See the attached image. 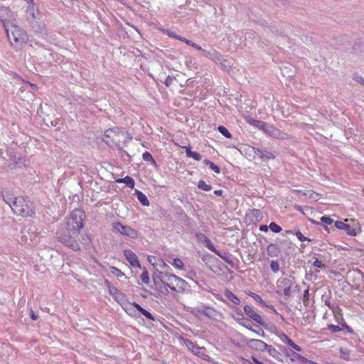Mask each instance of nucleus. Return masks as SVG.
I'll use <instances>...</instances> for the list:
<instances>
[{
  "label": "nucleus",
  "mask_w": 364,
  "mask_h": 364,
  "mask_svg": "<svg viewBox=\"0 0 364 364\" xmlns=\"http://www.w3.org/2000/svg\"><path fill=\"white\" fill-rule=\"evenodd\" d=\"M339 351L341 358L345 360H350V350L348 349L341 348Z\"/></svg>",
  "instance_id": "37"
},
{
  "label": "nucleus",
  "mask_w": 364,
  "mask_h": 364,
  "mask_svg": "<svg viewBox=\"0 0 364 364\" xmlns=\"http://www.w3.org/2000/svg\"><path fill=\"white\" fill-rule=\"evenodd\" d=\"M268 229H269V225H261L259 227V230L261 232H267V231H268Z\"/></svg>",
  "instance_id": "63"
},
{
  "label": "nucleus",
  "mask_w": 364,
  "mask_h": 364,
  "mask_svg": "<svg viewBox=\"0 0 364 364\" xmlns=\"http://www.w3.org/2000/svg\"><path fill=\"white\" fill-rule=\"evenodd\" d=\"M247 294L248 296L252 297L256 301L259 302L262 306H267L268 308H270V306L267 305L266 302L262 299V297L259 295H258V294H255V293H254L252 291H250L247 292ZM271 308H273V306H271Z\"/></svg>",
  "instance_id": "32"
},
{
  "label": "nucleus",
  "mask_w": 364,
  "mask_h": 364,
  "mask_svg": "<svg viewBox=\"0 0 364 364\" xmlns=\"http://www.w3.org/2000/svg\"><path fill=\"white\" fill-rule=\"evenodd\" d=\"M296 237L298 238V240L301 242H305V241H311V240L306 237H305L299 230H294V233Z\"/></svg>",
  "instance_id": "41"
},
{
  "label": "nucleus",
  "mask_w": 364,
  "mask_h": 364,
  "mask_svg": "<svg viewBox=\"0 0 364 364\" xmlns=\"http://www.w3.org/2000/svg\"><path fill=\"white\" fill-rule=\"evenodd\" d=\"M267 252L270 257H277L279 254V249L277 245L271 243L267 246Z\"/></svg>",
  "instance_id": "28"
},
{
  "label": "nucleus",
  "mask_w": 364,
  "mask_h": 364,
  "mask_svg": "<svg viewBox=\"0 0 364 364\" xmlns=\"http://www.w3.org/2000/svg\"><path fill=\"white\" fill-rule=\"evenodd\" d=\"M218 131L223 135L224 136L225 138L227 139H231L232 138V134L231 133L228 131V129L223 126V125H220L218 127Z\"/></svg>",
  "instance_id": "35"
},
{
  "label": "nucleus",
  "mask_w": 364,
  "mask_h": 364,
  "mask_svg": "<svg viewBox=\"0 0 364 364\" xmlns=\"http://www.w3.org/2000/svg\"><path fill=\"white\" fill-rule=\"evenodd\" d=\"M196 237L203 243H204L208 239V237L205 234L200 232L196 233Z\"/></svg>",
  "instance_id": "56"
},
{
  "label": "nucleus",
  "mask_w": 364,
  "mask_h": 364,
  "mask_svg": "<svg viewBox=\"0 0 364 364\" xmlns=\"http://www.w3.org/2000/svg\"><path fill=\"white\" fill-rule=\"evenodd\" d=\"M251 124L259 130L262 131L266 135L276 138L281 140H289L291 139L290 135L279 130L274 126L269 124L265 122L252 119Z\"/></svg>",
  "instance_id": "3"
},
{
  "label": "nucleus",
  "mask_w": 364,
  "mask_h": 364,
  "mask_svg": "<svg viewBox=\"0 0 364 364\" xmlns=\"http://www.w3.org/2000/svg\"><path fill=\"white\" fill-rule=\"evenodd\" d=\"M173 80H174V77L171 76V75H168V76L166 77V79H165V80H164V85H165L166 87H169V86L173 83Z\"/></svg>",
  "instance_id": "55"
},
{
  "label": "nucleus",
  "mask_w": 364,
  "mask_h": 364,
  "mask_svg": "<svg viewBox=\"0 0 364 364\" xmlns=\"http://www.w3.org/2000/svg\"><path fill=\"white\" fill-rule=\"evenodd\" d=\"M202 53H203L205 57L213 60L215 63H219L223 59L222 55L215 50H206L203 49L202 50Z\"/></svg>",
  "instance_id": "21"
},
{
  "label": "nucleus",
  "mask_w": 364,
  "mask_h": 364,
  "mask_svg": "<svg viewBox=\"0 0 364 364\" xmlns=\"http://www.w3.org/2000/svg\"><path fill=\"white\" fill-rule=\"evenodd\" d=\"M215 298L220 301H221L222 302L225 303V304H227L229 307H230L231 309L232 308H235V306H233L232 305L230 304L229 302L227 301L226 299H223V296H221L219 294H217L215 296Z\"/></svg>",
  "instance_id": "59"
},
{
  "label": "nucleus",
  "mask_w": 364,
  "mask_h": 364,
  "mask_svg": "<svg viewBox=\"0 0 364 364\" xmlns=\"http://www.w3.org/2000/svg\"><path fill=\"white\" fill-rule=\"evenodd\" d=\"M85 218V213L83 210L76 208L73 210L68 218H66L65 226L73 230V235H79L80 230L83 228V220Z\"/></svg>",
  "instance_id": "4"
},
{
  "label": "nucleus",
  "mask_w": 364,
  "mask_h": 364,
  "mask_svg": "<svg viewBox=\"0 0 364 364\" xmlns=\"http://www.w3.org/2000/svg\"><path fill=\"white\" fill-rule=\"evenodd\" d=\"M164 33H166L168 36L176 39L178 38V36L176 33H175L173 31L170 30H164Z\"/></svg>",
  "instance_id": "58"
},
{
  "label": "nucleus",
  "mask_w": 364,
  "mask_h": 364,
  "mask_svg": "<svg viewBox=\"0 0 364 364\" xmlns=\"http://www.w3.org/2000/svg\"><path fill=\"white\" fill-rule=\"evenodd\" d=\"M353 79L356 81L357 82L361 84L362 85H364V79L363 77L358 75V73H355L353 75Z\"/></svg>",
  "instance_id": "51"
},
{
  "label": "nucleus",
  "mask_w": 364,
  "mask_h": 364,
  "mask_svg": "<svg viewBox=\"0 0 364 364\" xmlns=\"http://www.w3.org/2000/svg\"><path fill=\"white\" fill-rule=\"evenodd\" d=\"M341 325V327L342 328V330L346 329L348 333H349L350 334L354 333V331L352 329V328L350 326H349L348 325H347V323L346 322L342 323Z\"/></svg>",
  "instance_id": "54"
},
{
  "label": "nucleus",
  "mask_w": 364,
  "mask_h": 364,
  "mask_svg": "<svg viewBox=\"0 0 364 364\" xmlns=\"http://www.w3.org/2000/svg\"><path fill=\"white\" fill-rule=\"evenodd\" d=\"M169 275L174 274L168 273L167 271H157L152 275L153 282L158 288H162V284L168 282Z\"/></svg>",
  "instance_id": "10"
},
{
  "label": "nucleus",
  "mask_w": 364,
  "mask_h": 364,
  "mask_svg": "<svg viewBox=\"0 0 364 364\" xmlns=\"http://www.w3.org/2000/svg\"><path fill=\"white\" fill-rule=\"evenodd\" d=\"M224 295L228 299L227 301L233 306L235 307V306L240 304V299L228 289H225Z\"/></svg>",
  "instance_id": "23"
},
{
  "label": "nucleus",
  "mask_w": 364,
  "mask_h": 364,
  "mask_svg": "<svg viewBox=\"0 0 364 364\" xmlns=\"http://www.w3.org/2000/svg\"><path fill=\"white\" fill-rule=\"evenodd\" d=\"M110 272L114 275L117 276V277H125V274L117 267L112 266L110 267Z\"/></svg>",
  "instance_id": "40"
},
{
  "label": "nucleus",
  "mask_w": 364,
  "mask_h": 364,
  "mask_svg": "<svg viewBox=\"0 0 364 364\" xmlns=\"http://www.w3.org/2000/svg\"><path fill=\"white\" fill-rule=\"evenodd\" d=\"M26 21L31 29L41 37L48 35V31L44 21L41 19L39 10L26 11Z\"/></svg>",
  "instance_id": "1"
},
{
  "label": "nucleus",
  "mask_w": 364,
  "mask_h": 364,
  "mask_svg": "<svg viewBox=\"0 0 364 364\" xmlns=\"http://www.w3.org/2000/svg\"><path fill=\"white\" fill-rule=\"evenodd\" d=\"M122 134H124V132L119 127L108 129L105 130L102 136V141L110 148H117L122 150L119 144L120 141L119 136Z\"/></svg>",
  "instance_id": "7"
},
{
  "label": "nucleus",
  "mask_w": 364,
  "mask_h": 364,
  "mask_svg": "<svg viewBox=\"0 0 364 364\" xmlns=\"http://www.w3.org/2000/svg\"><path fill=\"white\" fill-rule=\"evenodd\" d=\"M203 244L210 251L214 253L216 252L217 249L215 247L213 242L210 241L209 238Z\"/></svg>",
  "instance_id": "47"
},
{
  "label": "nucleus",
  "mask_w": 364,
  "mask_h": 364,
  "mask_svg": "<svg viewBox=\"0 0 364 364\" xmlns=\"http://www.w3.org/2000/svg\"><path fill=\"white\" fill-rule=\"evenodd\" d=\"M353 50L356 54L359 52H363L364 50V43L363 42H357L354 44Z\"/></svg>",
  "instance_id": "39"
},
{
  "label": "nucleus",
  "mask_w": 364,
  "mask_h": 364,
  "mask_svg": "<svg viewBox=\"0 0 364 364\" xmlns=\"http://www.w3.org/2000/svg\"><path fill=\"white\" fill-rule=\"evenodd\" d=\"M313 265L316 267L321 268V269L325 268V264H323L321 261H320L317 258H316L315 260L314 261Z\"/></svg>",
  "instance_id": "52"
},
{
  "label": "nucleus",
  "mask_w": 364,
  "mask_h": 364,
  "mask_svg": "<svg viewBox=\"0 0 364 364\" xmlns=\"http://www.w3.org/2000/svg\"><path fill=\"white\" fill-rule=\"evenodd\" d=\"M184 343L188 350H191L193 354L204 358L207 356L203 351V348L199 347L196 343L189 339H185Z\"/></svg>",
  "instance_id": "16"
},
{
  "label": "nucleus",
  "mask_w": 364,
  "mask_h": 364,
  "mask_svg": "<svg viewBox=\"0 0 364 364\" xmlns=\"http://www.w3.org/2000/svg\"><path fill=\"white\" fill-rule=\"evenodd\" d=\"M113 228L122 235L131 239H136L139 237L138 232L135 229L128 225H124L119 221L113 223Z\"/></svg>",
  "instance_id": "8"
},
{
  "label": "nucleus",
  "mask_w": 364,
  "mask_h": 364,
  "mask_svg": "<svg viewBox=\"0 0 364 364\" xmlns=\"http://www.w3.org/2000/svg\"><path fill=\"white\" fill-rule=\"evenodd\" d=\"M25 1L28 4L26 11H31L38 9L36 7L33 0H25Z\"/></svg>",
  "instance_id": "45"
},
{
  "label": "nucleus",
  "mask_w": 364,
  "mask_h": 364,
  "mask_svg": "<svg viewBox=\"0 0 364 364\" xmlns=\"http://www.w3.org/2000/svg\"><path fill=\"white\" fill-rule=\"evenodd\" d=\"M250 217L252 223H257L262 220L263 215L260 210L254 208L251 210Z\"/></svg>",
  "instance_id": "25"
},
{
  "label": "nucleus",
  "mask_w": 364,
  "mask_h": 364,
  "mask_svg": "<svg viewBox=\"0 0 364 364\" xmlns=\"http://www.w3.org/2000/svg\"><path fill=\"white\" fill-rule=\"evenodd\" d=\"M186 43L188 46H192L193 48H196L198 50H200L202 52V50H203L199 45L192 42L191 41L188 40L186 41Z\"/></svg>",
  "instance_id": "57"
},
{
  "label": "nucleus",
  "mask_w": 364,
  "mask_h": 364,
  "mask_svg": "<svg viewBox=\"0 0 364 364\" xmlns=\"http://www.w3.org/2000/svg\"><path fill=\"white\" fill-rule=\"evenodd\" d=\"M265 351H267L269 355L273 357L277 360H281V353L277 350L274 347H273L271 345H267V348L265 349Z\"/></svg>",
  "instance_id": "26"
},
{
  "label": "nucleus",
  "mask_w": 364,
  "mask_h": 364,
  "mask_svg": "<svg viewBox=\"0 0 364 364\" xmlns=\"http://www.w3.org/2000/svg\"><path fill=\"white\" fill-rule=\"evenodd\" d=\"M188 158H192L196 161H200L202 159V156L196 151H192L191 153L189 154Z\"/></svg>",
  "instance_id": "50"
},
{
  "label": "nucleus",
  "mask_w": 364,
  "mask_h": 364,
  "mask_svg": "<svg viewBox=\"0 0 364 364\" xmlns=\"http://www.w3.org/2000/svg\"><path fill=\"white\" fill-rule=\"evenodd\" d=\"M135 196H136L138 200L141 203V205L144 206L149 205V201L146 196L139 190L135 191Z\"/></svg>",
  "instance_id": "29"
},
{
  "label": "nucleus",
  "mask_w": 364,
  "mask_h": 364,
  "mask_svg": "<svg viewBox=\"0 0 364 364\" xmlns=\"http://www.w3.org/2000/svg\"><path fill=\"white\" fill-rule=\"evenodd\" d=\"M294 283V277H293L281 278L277 281V284H279L280 285H282L284 287H291Z\"/></svg>",
  "instance_id": "30"
},
{
  "label": "nucleus",
  "mask_w": 364,
  "mask_h": 364,
  "mask_svg": "<svg viewBox=\"0 0 364 364\" xmlns=\"http://www.w3.org/2000/svg\"><path fill=\"white\" fill-rule=\"evenodd\" d=\"M29 315L33 321H36L38 318V314L35 313L32 309H31Z\"/></svg>",
  "instance_id": "60"
},
{
  "label": "nucleus",
  "mask_w": 364,
  "mask_h": 364,
  "mask_svg": "<svg viewBox=\"0 0 364 364\" xmlns=\"http://www.w3.org/2000/svg\"><path fill=\"white\" fill-rule=\"evenodd\" d=\"M247 344L252 349L261 352L265 351L267 345V343L259 339H250L248 341Z\"/></svg>",
  "instance_id": "20"
},
{
  "label": "nucleus",
  "mask_w": 364,
  "mask_h": 364,
  "mask_svg": "<svg viewBox=\"0 0 364 364\" xmlns=\"http://www.w3.org/2000/svg\"><path fill=\"white\" fill-rule=\"evenodd\" d=\"M291 287H284V289H283V294L287 296V297H289L291 294Z\"/></svg>",
  "instance_id": "61"
},
{
  "label": "nucleus",
  "mask_w": 364,
  "mask_h": 364,
  "mask_svg": "<svg viewBox=\"0 0 364 364\" xmlns=\"http://www.w3.org/2000/svg\"><path fill=\"white\" fill-rule=\"evenodd\" d=\"M287 355L290 357L291 360L295 364H315L316 363L309 360L305 356L301 355L294 351H291V353H287Z\"/></svg>",
  "instance_id": "14"
},
{
  "label": "nucleus",
  "mask_w": 364,
  "mask_h": 364,
  "mask_svg": "<svg viewBox=\"0 0 364 364\" xmlns=\"http://www.w3.org/2000/svg\"><path fill=\"white\" fill-rule=\"evenodd\" d=\"M235 309V312L236 314V316L237 317H235V320L237 321V322L245 326V328H248V329H250L252 331V321L249 319H247V318L244 317L243 316V313L242 311L239 309L237 307H235L233 308ZM254 332H256L255 331L253 330Z\"/></svg>",
  "instance_id": "13"
},
{
  "label": "nucleus",
  "mask_w": 364,
  "mask_h": 364,
  "mask_svg": "<svg viewBox=\"0 0 364 364\" xmlns=\"http://www.w3.org/2000/svg\"><path fill=\"white\" fill-rule=\"evenodd\" d=\"M139 312L143 316H144L147 319L151 320V321H155L154 316L149 311H148L147 310H146L143 307H142L141 309H140Z\"/></svg>",
  "instance_id": "43"
},
{
  "label": "nucleus",
  "mask_w": 364,
  "mask_h": 364,
  "mask_svg": "<svg viewBox=\"0 0 364 364\" xmlns=\"http://www.w3.org/2000/svg\"><path fill=\"white\" fill-rule=\"evenodd\" d=\"M326 328L332 333H338L342 331L341 326L334 324H328Z\"/></svg>",
  "instance_id": "44"
},
{
  "label": "nucleus",
  "mask_w": 364,
  "mask_h": 364,
  "mask_svg": "<svg viewBox=\"0 0 364 364\" xmlns=\"http://www.w3.org/2000/svg\"><path fill=\"white\" fill-rule=\"evenodd\" d=\"M203 163L208 166L212 171H213L215 173H220V167L214 164L213 161L208 160V159H205L203 161Z\"/></svg>",
  "instance_id": "33"
},
{
  "label": "nucleus",
  "mask_w": 364,
  "mask_h": 364,
  "mask_svg": "<svg viewBox=\"0 0 364 364\" xmlns=\"http://www.w3.org/2000/svg\"><path fill=\"white\" fill-rule=\"evenodd\" d=\"M172 265L178 269H183L184 264L180 258H175L173 260Z\"/></svg>",
  "instance_id": "42"
},
{
  "label": "nucleus",
  "mask_w": 364,
  "mask_h": 364,
  "mask_svg": "<svg viewBox=\"0 0 364 364\" xmlns=\"http://www.w3.org/2000/svg\"><path fill=\"white\" fill-rule=\"evenodd\" d=\"M141 279L142 282L144 284H148L149 282V280H150L149 275L148 271L146 269H144V270L143 271V272L141 274Z\"/></svg>",
  "instance_id": "46"
},
{
  "label": "nucleus",
  "mask_w": 364,
  "mask_h": 364,
  "mask_svg": "<svg viewBox=\"0 0 364 364\" xmlns=\"http://www.w3.org/2000/svg\"><path fill=\"white\" fill-rule=\"evenodd\" d=\"M116 182L118 183H124L129 188H134L135 185L134 180L129 176H127L122 178H118L116 180Z\"/></svg>",
  "instance_id": "27"
},
{
  "label": "nucleus",
  "mask_w": 364,
  "mask_h": 364,
  "mask_svg": "<svg viewBox=\"0 0 364 364\" xmlns=\"http://www.w3.org/2000/svg\"><path fill=\"white\" fill-rule=\"evenodd\" d=\"M197 187L200 190H203V191H210L212 189V186L210 185H209V184H207L205 183V181H204L203 180H200V181H198Z\"/></svg>",
  "instance_id": "36"
},
{
  "label": "nucleus",
  "mask_w": 364,
  "mask_h": 364,
  "mask_svg": "<svg viewBox=\"0 0 364 364\" xmlns=\"http://www.w3.org/2000/svg\"><path fill=\"white\" fill-rule=\"evenodd\" d=\"M142 159L146 162H150V164L155 168H157V164L152 155L149 151H145L142 154Z\"/></svg>",
  "instance_id": "31"
},
{
  "label": "nucleus",
  "mask_w": 364,
  "mask_h": 364,
  "mask_svg": "<svg viewBox=\"0 0 364 364\" xmlns=\"http://www.w3.org/2000/svg\"><path fill=\"white\" fill-rule=\"evenodd\" d=\"M171 275H169L168 276V282H166L165 284H163L162 285L163 286H166L168 288H169L171 290V288H174V283H173V280H172L171 279Z\"/></svg>",
  "instance_id": "53"
},
{
  "label": "nucleus",
  "mask_w": 364,
  "mask_h": 364,
  "mask_svg": "<svg viewBox=\"0 0 364 364\" xmlns=\"http://www.w3.org/2000/svg\"><path fill=\"white\" fill-rule=\"evenodd\" d=\"M196 311L200 314L203 315L205 317H208L213 320H216L217 316L218 315V311L213 309V307H210L209 306L203 305L200 306H198L196 309Z\"/></svg>",
  "instance_id": "11"
},
{
  "label": "nucleus",
  "mask_w": 364,
  "mask_h": 364,
  "mask_svg": "<svg viewBox=\"0 0 364 364\" xmlns=\"http://www.w3.org/2000/svg\"><path fill=\"white\" fill-rule=\"evenodd\" d=\"M334 227L338 230H345L346 233L348 235L355 236L357 235V232L353 228L342 221H336Z\"/></svg>",
  "instance_id": "19"
},
{
  "label": "nucleus",
  "mask_w": 364,
  "mask_h": 364,
  "mask_svg": "<svg viewBox=\"0 0 364 364\" xmlns=\"http://www.w3.org/2000/svg\"><path fill=\"white\" fill-rule=\"evenodd\" d=\"M11 205V210L16 215L31 217L35 214L32 203L23 197H14Z\"/></svg>",
  "instance_id": "5"
},
{
  "label": "nucleus",
  "mask_w": 364,
  "mask_h": 364,
  "mask_svg": "<svg viewBox=\"0 0 364 364\" xmlns=\"http://www.w3.org/2000/svg\"><path fill=\"white\" fill-rule=\"evenodd\" d=\"M73 230L68 227L63 225L60 227L56 232V239L58 242L65 245L73 251H80V245L77 241L79 235L72 234Z\"/></svg>",
  "instance_id": "2"
},
{
  "label": "nucleus",
  "mask_w": 364,
  "mask_h": 364,
  "mask_svg": "<svg viewBox=\"0 0 364 364\" xmlns=\"http://www.w3.org/2000/svg\"><path fill=\"white\" fill-rule=\"evenodd\" d=\"M3 199L11 208V205L14 203L13 201L14 200V197H12L9 194H7V195L3 194Z\"/></svg>",
  "instance_id": "49"
},
{
  "label": "nucleus",
  "mask_w": 364,
  "mask_h": 364,
  "mask_svg": "<svg viewBox=\"0 0 364 364\" xmlns=\"http://www.w3.org/2000/svg\"><path fill=\"white\" fill-rule=\"evenodd\" d=\"M107 287L109 289V294L116 301L120 304L122 301H124L125 295L117 289L114 286L112 285L107 280L106 281Z\"/></svg>",
  "instance_id": "12"
},
{
  "label": "nucleus",
  "mask_w": 364,
  "mask_h": 364,
  "mask_svg": "<svg viewBox=\"0 0 364 364\" xmlns=\"http://www.w3.org/2000/svg\"><path fill=\"white\" fill-rule=\"evenodd\" d=\"M183 149H185L186 156L188 157L189 156V154L193 151L191 150V147L190 146H183Z\"/></svg>",
  "instance_id": "64"
},
{
  "label": "nucleus",
  "mask_w": 364,
  "mask_h": 364,
  "mask_svg": "<svg viewBox=\"0 0 364 364\" xmlns=\"http://www.w3.org/2000/svg\"><path fill=\"white\" fill-rule=\"evenodd\" d=\"M244 312L245 314L251 319L259 323V325L263 326L264 324V321L262 320L261 316L256 313L252 307L248 305H245L244 306Z\"/></svg>",
  "instance_id": "15"
},
{
  "label": "nucleus",
  "mask_w": 364,
  "mask_h": 364,
  "mask_svg": "<svg viewBox=\"0 0 364 364\" xmlns=\"http://www.w3.org/2000/svg\"><path fill=\"white\" fill-rule=\"evenodd\" d=\"M160 292L164 295H166L168 293V290L166 286L162 285V288H159Z\"/></svg>",
  "instance_id": "62"
},
{
  "label": "nucleus",
  "mask_w": 364,
  "mask_h": 364,
  "mask_svg": "<svg viewBox=\"0 0 364 364\" xmlns=\"http://www.w3.org/2000/svg\"><path fill=\"white\" fill-rule=\"evenodd\" d=\"M255 153L264 162H267L275 158V156L272 152L264 148H257L255 149Z\"/></svg>",
  "instance_id": "18"
},
{
  "label": "nucleus",
  "mask_w": 364,
  "mask_h": 364,
  "mask_svg": "<svg viewBox=\"0 0 364 364\" xmlns=\"http://www.w3.org/2000/svg\"><path fill=\"white\" fill-rule=\"evenodd\" d=\"M321 222L324 224L323 228L327 232H329V228H328L327 225H331L333 223V220L329 216L324 215L322 216L320 219Z\"/></svg>",
  "instance_id": "34"
},
{
  "label": "nucleus",
  "mask_w": 364,
  "mask_h": 364,
  "mask_svg": "<svg viewBox=\"0 0 364 364\" xmlns=\"http://www.w3.org/2000/svg\"><path fill=\"white\" fill-rule=\"evenodd\" d=\"M270 268L272 271L274 273L279 271V264L278 261L277 260H272L270 262Z\"/></svg>",
  "instance_id": "48"
},
{
  "label": "nucleus",
  "mask_w": 364,
  "mask_h": 364,
  "mask_svg": "<svg viewBox=\"0 0 364 364\" xmlns=\"http://www.w3.org/2000/svg\"><path fill=\"white\" fill-rule=\"evenodd\" d=\"M215 254L223 259L226 263L233 267L234 262L232 259V255L228 252L217 250Z\"/></svg>",
  "instance_id": "24"
},
{
  "label": "nucleus",
  "mask_w": 364,
  "mask_h": 364,
  "mask_svg": "<svg viewBox=\"0 0 364 364\" xmlns=\"http://www.w3.org/2000/svg\"><path fill=\"white\" fill-rule=\"evenodd\" d=\"M4 26L8 37V39L11 43L14 46V43L16 46H21L28 38L27 33L16 25L11 24L9 28V23H5L4 22Z\"/></svg>",
  "instance_id": "6"
},
{
  "label": "nucleus",
  "mask_w": 364,
  "mask_h": 364,
  "mask_svg": "<svg viewBox=\"0 0 364 364\" xmlns=\"http://www.w3.org/2000/svg\"><path fill=\"white\" fill-rule=\"evenodd\" d=\"M269 228L270 229V230L272 232H273L274 233H279L282 231V228H281V226H279V225H277L276 223L274 222H271L270 224L269 225Z\"/></svg>",
  "instance_id": "38"
},
{
  "label": "nucleus",
  "mask_w": 364,
  "mask_h": 364,
  "mask_svg": "<svg viewBox=\"0 0 364 364\" xmlns=\"http://www.w3.org/2000/svg\"><path fill=\"white\" fill-rule=\"evenodd\" d=\"M171 279L173 280L174 288H171V290L178 293L184 294L191 291V286L184 279L181 277L174 275L171 276Z\"/></svg>",
  "instance_id": "9"
},
{
  "label": "nucleus",
  "mask_w": 364,
  "mask_h": 364,
  "mask_svg": "<svg viewBox=\"0 0 364 364\" xmlns=\"http://www.w3.org/2000/svg\"><path fill=\"white\" fill-rule=\"evenodd\" d=\"M124 255L126 259L133 267H140V262L136 255L131 250H124Z\"/></svg>",
  "instance_id": "17"
},
{
  "label": "nucleus",
  "mask_w": 364,
  "mask_h": 364,
  "mask_svg": "<svg viewBox=\"0 0 364 364\" xmlns=\"http://www.w3.org/2000/svg\"><path fill=\"white\" fill-rule=\"evenodd\" d=\"M279 337L282 342L287 344L290 347H291L293 349H294L296 351H301L302 348L296 344L287 334L284 333H282L279 335Z\"/></svg>",
  "instance_id": "22"
}]
</instances>
